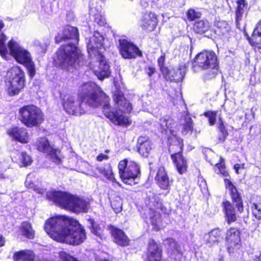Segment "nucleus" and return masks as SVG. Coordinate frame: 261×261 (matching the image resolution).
<instances>
[{
    "label": "nucleus",
    "instance_id": "nucleus-2",
    "mask_svg": "<svg viewBox=\"0 0 261 261\" xmlns=\"http://www.w3.org/2000/svg\"><path fill=\"white\" fill-rule=\"evenodd\" d=\"M44 230L53 239L77 245L86 239L85 230L79 222L64 216L53 217L45 221Z\"/></svg>",
    "mask_w": 261,
    "mask_h": 261
},
{
    "label": "nucleus",
    "instance_id": "nucleus-18",
    "mask_svg": "<svg viewBox=\"0 0 261 261\" xmlns=\"http://www.w3.org/2000/svg\"><path fill=\"white\" fill-rule=\"evenodd\" d=\"M165 244L168 246V253L171 258L176 261H180L182 256V252L179 245L172 238L167 239Z\"/></svg>",
    "mask_w": 261,
    "mask_h": 261
},
{
    "label": "nucleus",
    "instance_id": "nucleus-8",
    "mask_svg": "<svg viewBox=\"0 0 261 261\" xmlns=\"http://www.w3.org/2000/svg\"><path fill=\"white\" fill-rule=\"evenodd\" d=\"M20 120L28 127L37 126L44 120L41 110L34 105L24 106L19 109Z\"/></svg>",
    "mask_w": 261,
    "mask_h": 261
},
{
    "label": "nucleus",
    "instance_id": "nucleus-1",
    "mask_svg": "<svg viewBox=\"0 0 261 261\" xmlns=\"http://www.w3.org/2000/svg\"><path fill=\"white\" fill-rule=\"evenodd\" d=\"M79 97L78 99L69 94L61 95L62 105L68 114L80 116L87 112L90 107L101 106L103 114L114 124L125 126L130 124V121L122 113L130 112L132 105L121 91L116 90L113 94L115 112L111 110L109 97L95 83L84 84L81 87Z\"/></svg>",
    "mask_w": 261,
    "mask_h": 261
},
{
    "label": "nucleus",
    "instance_id": "nucleus-36",
    "mask_svg": "<svg viewBox=\"0 0 261 261\" xmlns=\"http://www.w3.org/2000/svg\"><path fill=\"white\" fill-rule=\"evenodd\" d=\"M111 206L114 211L116 213H118L121 211L122 209V200L119 197H116L111 202Z\"/></svg>",
    "mask_w": 261,
    "mask_h": 261
},
{
    "label": "nucleus",
    "instance_id": "nucleus-30",
    "mask_svg": "<svg viewBox=\"0 0 261 261\" xmlns=\"http://www.w3.org/2000/svg\"><path fill=\"white\" fill-rule=\"evenodd\" d=\"M34 258L33 252L29 250H22L14 254V259L16 261H33Z\"/></svg>",
    "mask_w": 261,
    "mask_h": 261
},
{
    "label": "nucleus",
    "instance_id": "nucleus-23",
    "mask_svg": "<svg viewBox=\"0 0 261 261\" xmlns=\"http://www.w3.org/2000/svg\"><path fill=\"white\" fill-rule=\"evenodd\" d=\"M137 148L139 152L142 156L147 157L151 149V144L148 137L140 136L138 139Z\"/></svg>",
    "mask_w": 261,
    "mask_h": 261
},
{
    "label": "nucleus",
    "instance_id": "nucleus-4",
    "mask_svg": "<svg viewBox=\"0 0 261 261\" xmlns=\"http://www.w3.org/2000/svg\"><path fill=\"white\" fill-rule=\"evenodd\" d=\"M83 60L80 50L75 43L70 42L62 45L56 53L54 62L56 66L62 69L70 70L76 68Z\"/></svg>",
    "mask_w": 261,
    "mask_h": 261
},
{
    "label": "nucleus",
    "instance_id": "nucleus-3",
    "mask_svg": "<svg viewBox=\"0 0 261 261\" xmlns=\"http://www.w3.org/2000/svg\"><path fill=\"white\" fill-rule=\"evenodd\" d=\"M103 41L102 36L99 32H95L87 44L89 55L93 60L90 63V67L101 80L108 77L110 74V66L101 54Z\"/></svg>",
    "mask_w": 261,
    "mask_h": 261
},
{
    "label": "nucleus",
    "instance_id": "nucleus-12",
    "mask_svg": "<svg viewBox=\"0 0 261 261\" xmlns=\"http://www.w3.org/2000/svg\"><path fill=\"white\" fill-rule=\"evenodd\" d=\"M37 149L40 151L47 154L54 162L59 164L62 161L60 151L55 149L51 146L48 140L45 138H41L36 142Z\"/></svg>",
    "mask_w": 261,
    "mask_h": 261
},
{
    "label": "nucleus",
    "instance_id": "nucleus-17",
    "mask_svg": "<svg viewBox=\"0 0 261 261\" xmlns=\"http://www.w3.org/2000/svg\"><path fill=\"white\" fill-rule=\"evenodd\" d=\"M225 184L226 188L229 190L230 192V194L233 202L236 203L238 211L240 213H242L244 210L242 200L237 188L229 179H225Z\"/></svg>",
    "mask_w": 261,
    "mask_h": 261
},
{
    "label": "nucleus",
    "instance_id": "nucleus-27",
    "mask_svg": "<svg viewBox=\"0 0 261 261\" xmlns=\"http://www.w3.org/2000/svg\"><path fill=\"white\" fill-rule=\"evenodd\" d=\"M215 25V32L218 35L227 37L229 35L231 28L227 22L224 20L216 21Z\"/></svg>",
    "mask_w": 261,
    "mask_h": 261
},
{
    "label": "nucleus",
    "instance_id": "nucleus-44",
    "mask_svg": "<svg viewBox=\"0 0 261 261\" xmlns=\"http://www.w3.org/2000/svg\"><path fill=\"white\" fill-rule=\"evenodd\" d=\"M59 257L63 261H77L73 256L69 255L65 251H61L59 253Z\"/></svg>",
    "mask_w": 261,
    "mask_h": 261
},
{
    "label": "nucleus",
    "instance_id": "nucleus-40",
    "mask_svg": "<svg viewBox=\"0 0 261 261\" xmlns=\"http://www.w3.org/2000/svg\"><path fill=\"white\" fill-rule=\"evenodd\" d=\"M90 223L91 224V226H90L91 228V232L95 234L96 236L101 238V233L102 231L99 228V226H97L95 224V223L94 222L93 220H89Z\"/></svg>",
    "mask_w": 261,
    "mask_h": 261
},
{
    "label": "nucleus",
    "instance_id": "nucleus-34",
    "mask_svg": "<svg viewBox=\"0 0 261 261\" xmlns=\"http://www.w3.org/2000/svg\"><path fill=\"white\" fill-rule=\"evenodd\" d=\"M218 123L220 134L218 138V143H223L228 136V132L225 129V127L221 118L219 119Z\"/></svg>",
    "mask_w": 261,
    "mask_h": 261
},
{
    "label": "nucleus",
    "instance_id": "nucleus-32",
    "mask_svg": "<svg viewBox=\"0 0 261 261\" xmlns=\"http://www.w3.org/2000/svg\"><path fill=\"white\" fill-rule=\"evenodd\" d=\"M149 219L150 223L153 226V229L158 230L160 229L161 223V214L156 212L149 210Z\"/></svg>",
    "mask_w": 261,
    "mask_h": 261
},
{
    "label": "nucleus",
    "instance_id": "nucleus-14",
    "mask_svg": "<svg viewBox=\"0 0 261 261\" xmlns=\"http://www.w3.org/2000/svg\"><path fill=\"white\" fill-rule=\"evenodd\" d=\"M119 48L121 55L124 59L135 58L141 54L136 45L124 39L119 40Z\"/></svg>",
    "mask_w": 261,
    "mask_h": 261
},
{
    "label": "nucleus",
    "instance_id": "nucleus-57",
    "mask_svg": "<svg viewBox=\"0 0 261 261\" xmlns=\"http://www.w3.org/2000/svg\"><path fill=\"white\" fill-rule=\"evenodd\" d=\"M34 190L35 191H37V192H38V193H40V190H39V189H37H37L34 188Z\"/></svg>",
    "mask_w": 261,
    "mask_h": 261
},
{
    "label": "nucleus",
    "instance_id": "nucleus-15",
    "mask_svg": "<svg viewBox=\"0 0 261 261\" xmlns=\"http://www.w3.org/2000/svg\"><path fill=\"white\" fill-rule=\"evenodd\" d=\"M158 24L156 16L151 12L145 13L140 20L141 28L147 32H151L154 30Z\"/></svg>",
    "mask_w": 261,
    "mask_h": 261
},
{
    "label": "nucleus",
    "instance_id": "nucleus-13",
    "mask_svg": "<svg viewBox=\"0 0 261 261\" xmlns=\"http://www.w3.org/2000/svg\"><path fill=\"white\" fill-rule=\"evenodd\" d=\"M226 245L229 253H234L241 246L240 231L235 228L228 229L226 234Z\"/></svg>",
    "mask_w": 261,
    "mask_h": 261
},
{
    "label": "nucleus",
    "instance_id": "nucleus-46",
    "mask_svg": "<svg viewBox=\"0 0 261 261\" xmlns=\"http://www.w3.org/2000/svg\"><path fill=\"white\" fill-rule=\"evenodd\" d=\"M165 55H162L158 60V65L160 68V69L161 71L162 72L163 74L164 73H165L167 71L168 68L164 67V63L165 62Z\"/></svg>",
    "mask_w": 261,
    "mask_h": 261
},
{
    "label": "nucleus",
    "instance_id": "nucleus-29",
    "mask_svg": "<svg viewBox=\"0 0 261 261\" xmlns=\"http://www.w3.org/2000/svg\"><path fill=\"white\" fill-rule=\"evenodd\" d=\"M181 133L182 135L192 134L193 130V122L191 118L188 116H184L180 119Z\"/></svg>",
    "mask_w": 261,
    "mask_h": 261
},
{
    "label": "nucleus",
    "instance_id": "nucleus-16",
    "mask_svg": "<svg viewBox=\"0 0 261 261\" xmlns=\"http://www.w3.org/2000/svg\"><path fill=\"white\" fill-rule=\"evenodd\" d=\"M74 39L76 42L79 41V33L77 29L70 25L66 26L61 34H58L55 37L56 43H60L62 41L68 39Z\"/></svg>",
    "mask_w": 261,
    "mask_h": 261
},
{
    "label": "nucleus",
    "instance_id": "nucleus-22",
    "mask_svg": "<svg viewBox=\"0 0 261 261\" xmlns=\"http://www.w3.org/2000/svg\"><path fill=\"white\" fill-rule=\"evenodd\" d=\"M163 74L171 81L179 82L181 81L184 77L185 70L182 66H180L178 68H172L168 69L167 71Z\"/></svg>",
    "mask_w": 261,
    "mask_h": 261
},
{
    "label": "nucleus",
    "instance_id": "nucleus-11",
    "mask_svg": "<svg viewBox=\"0 0 261 261\" xmlns=\"http://www.w3.org/2000/svg\"><path fill=\"white\" fill-rule=\"evenodd\" d=\"M194 63L203 69H215L218 66L217 56L211 51H204L198 54L194 59Z\"/></svg>",
    "mask_w": 261,
    "mask_h": 261
},
{
    "label": "nucleus",
    "instance_id": "nucleus-58",
    "mask_svg": "<svg viewBox=\"0 0 261 261\" xmlns=\"http://www.w3.org/2000/svg\"><path fill=\"white\" fill-rule=\"evenodd\" d=\"M35 261H47L46 260H45V259H41V260H35Z\"/></svg>",
    "mask_w": 261,
    "mask_h": 261
},
{
    "label": "nucleus",
    "instance_id": "nucleus-24",
    "mask_svg": "<svg viewBox=\"0 0 261 261\" xmlns=\"http://www.w3.org/2000/svg\"><path fill=\"white\" fill-rule=\"evenodd\" d=\"M223 212L225 220L228 224H230L237 220V216L235 208L232 204L228 201L222 203Z\"/></svg>",
    "mask_w": 261,
    "mask_h": 261
},
{
    "label": "nucleus",
    "instance_id": "nucleus-33",
    "mask_svg": "<svg viewBox=\"0 0 261 261\" xmlns=\"http://www.w3.org/2000/svg\"><path fill=\"white\" fill-rule=\"evenodd\" d=\"M20 230L23 236L30 239L34 238V231L30 223L23 222L21 225Z\"/></svg>",
    "mask_w": 261,
    "mask_h": 261
},
{
    "label": "nucleus",
    "instance_id": "nucleus-5",
    "mask_svg": "<svg viewBox=\"0 0 261 261\" xmlns=\"http://www.w3.org/2000/svg\"><path fill=\"white\" fill-rule=\"evenodd\" d=\"M46 197L59 206L75 213L86 212L88 209L87 201L66 192H48Z\"/></svg>",
    "mask_w": 261,
    "mask_h": 261
},
{
    "label": "nucleus",
    "instance_id": "nucleus-37",
    "mask_svg": "<svg viewBox=\"0 0 261 261\" xmlns=\"http://www.w3.org/2000/svg\"><path fill=\"white\" fill-rule=\"evenodd\" d=\"M6 40V36L4 34H1L0 35V54L3 56L9 52V46L7 47L5 45Z\"/></svg>",
    "mask_w": 261,
    "mask_h": 261
},
{
    "label": "nucleus",
    "instance_id": "nucleus-43",
    "mask_svg": "<svg viewBox=\"0 0 261 261\" xmlns=\"http://www.w3.org/2000/svg\"><path fill=\"white\" fill-rule=\"evenodd\" d=\"M204 115L208 118V121L211 125L215 124L217 115L216 112L208 111L204 113Z\"/></svg>",
    "mask_w": 261,
    "mask_h": 261
},
{
    "label": "nucleus",
    "instance_id": "nucleus-25",
    "mask_svg": "<svg viewBox=\"0 0 261 261\" xmlns=\"http://www.w3.org/2000/svg\"><path fill=\"white\" fill-rule=\"evenodd\" d=\"M111 233L114 242L119 246H125L129 244V240L121 229L114 227L112 229Z\"/></svg>",
    "mask_w": 261,
    "mask_h": 261
},
{
    "label": "nucleus",
    "instance_id": "nucleus-35",
    "mask_svg": "<svg viewBox=\"0 0 261 261\" xmlns=\"http://www.w3.org/2000/svg\"><path fill=\"white\" fill-rule=\"evenodd\" d=\"M173 120L170 119L169 117H163L160 119V124L161 127V128L163 130H167V129H169L170 132Z\"/></svg>",
    "mask_w": 261,
    "mask_h": 261
},
{
    "label": "nucleus",
    "instance_id": "nucleus-41",
    "mask_svg": "<svg viewBox=\"0 0 261 261\" xmlns=\"http://www.w3.org/2000/svg\"><path fill=\"white\" fill-rule=\"evenodd\" d=\"M20 160L23 166H28L32 163V159L30 155L24 152H22Z\"/></svg>",
    "mask_w": 261,
    "mask_h": 261
},
{
    "label": "nucleus",
    "instance_id": "nucleus-50",
    "mask_svg": "<svg viewBox=\"0 0 261 261\" xmlns=\"http://www.w3.org/2000/svg\"><path fill=\"white\" fill-rule=\"evenodd\" d=\"M155 69L152 67H149L147 69V73L149 76H151L154 73Z\"/></svg>",
    "mask_w": 261,
    "mask_h": 261
},
{
    "label": "nucleus",
    "instance_id": "nucleus-19",
    "mask_svg": "<svg viewBox=\"0 0 261 261\" xmlns=\"http://www.w3.org/2000/svg\"><path fill=\"white\" fill-rule=\"evenodd\" d=\"M222 239L221 230L219 228H215L207 233L204 234L203 237V241L208 247H212L218 245Z\"/></svg>",
    "mask_w": 261,
    "mask_h": 261
},
{
    "label": "nucleus",
    "instance_id": "nucleus-52",
    "mask_svg": "<svg viewBox=\"0 0 261 261\" xmlns=\"http://www.w3.org/2000/svg\"><path fill=\"white\" fill-rule=\"evenodd\" d=\"M95 21L97 22V23L100 25H102L105 23V20H103V19H99V20H97V18H96L95 19Z\"/></svg>",
    "mask_w": 261,
    "mask_h": 261
},
{
    "label": "nucleus",
    "instance_id": "nucleus-21",
    "mask_svg": "<svg viewBox=\"0 0 261 261\" xmlns=\"http://www.w3.org/2000/svg\"><path fill=\"white\" fill-rule=\"evenodd\" d=\"M8 133L13 139L22 143L29 142V135L27 130L24 128L13 127L9 129Z\"/></svg>",
    "mask_w": 261,
    "mask_h": 261
},
{
    "label": "nucleus",
    "instance_id": "nucleus-59",
    "mask_svg": "<svg viewBox=\"0 0 261 261\" xmlns=\"http://www.w3.org/2000/svg\"><path fill=\"white\" fill-rule=\"evenodd\" d=\"M0 193L1 194H4V193H5V192H0Z\"/></svg>",
    "mask_w": 261,
    "mask_h": 261
},
{
    "label": "nucleus",
    "instance_id": "nucleus-39",
    "mask_svg": "<svg viewBox=\"0 0 261 261\" xmlns=\"http://www.w3.org/2000/svg\"><path fill=\"white\" fill-rule=\"evenodd\" d=\"M252 211L254 216L257 219H261V203H253L252 206Z\"/></svg>",
    "mask_w": 261,
    "mask_h": 261
},
{
    "label": "nucleus",
    "instance_id": "nucleus-47",
    "mask_svg": "<svg viewBox=\"0 0 261 261\" xmlns=\"http://www.w3.org/2000/svg\"><path fill=\"white\" fill-rule=\"evenodd\" d=\"M237 11L245 12V9L247 8V4L245 0H239L237 2Z\"/></svg>",
    "mask_w": 261,
    "mask_h": 261
},
{
    "label": "nucleus",
    "instance_id": "nucleus-42",
    "mask_svg": "<svg viewBox=\"0 0 261 261\" xmlns=\"http://www.w3.org/2000/svg\"><path fill=\"white\" fill-rule=\"evenodd\" d=\"M187 15L189 20H193L196 18H200L201 16V13L196 12L194 9H191L187 12Z\"/></svg>",
    "mask_w": 261,
    "mask_h": 261
},
{
    "label": "nucleus",
    "instance_id": "nucleus-7",
    "mask_svg": "<svg viewBox=\"0 0 261 261\" xmlns=\"http://www.w3.org/2000/svg\"><path fill=\"white\" fill-rule=\"evenodd\" d=\"M9 51L18 62L24 65L30 76L33 77L36 71L30 53L12 39L9 42Z\"/></svg>",
    "mask_w": 261,
    "mask_h": 261
},
{
    "label": "nucleus",
    "instance_id": "nucleus-9",
    "mask_svg": "<svg viewBox=\"0 0 261 261\" xmlns=\"http://www.w3.org/2000/svg\"><path fill=\"white\" fill-rule=\"evenodd\" d=\"M170 140L172 142H170L171 144L169 147V151L171 152L175 150L177 151L171 155V159L175 164L178 172L180 174H183L187 171L188 167L187 161L180 153L184 146L183 140L172 135L169 138V141Z\"/></svg>",
    "mask_w": 261,
    "mask_h": 261
},
{
    "label": "nucleus",
    "instance_id": "nucleus-54",
    "mask_svg": "<svg viewBox=\"0 0 261 261\" xmlns=\"http://www.w3.org/2000/svg\"><path fill=\"white\" fill-rule=\"evenodd\" d=\"M106 156L103 154H100L97 157V160L98 161H101Z\"/></svg>",
    "mask_w": 261,
    "mask_h": 261
},
{
    "label": "nucleus",
    "instance_id": "nucleus-49",
    "mask_svg": "<svg viewBox=\"0 0 261 261\" xmlns=\"http://www.w3.org/2000/svg\"><path fill=\"white\" fill-rule=\"evenodd\" d=\"M244 164H236L234 166V169L235 170L237 174H239L240 173H239V170L240 169H243L244 168Z\"/></svg>",
    "mask_w": 261,
    "mask_h": 261
},
{
    "label": "nucleus",
    "instance_id": "nucleus-20",
    "mask_svg": "<svg viewBox=\"0 0 261 261\" xmlns=\"http://www.w3.org/2000/svg\"><path fill=\"white\" fill-rule=\"evenodd\" d=\"M162 249L154 240L149 242L148 248V261H162Z\"/></svg>",
    "mask_w": 261,
    "mask_h": 261
},
{
    "label": "nucleus",
    "instance_id": "nucleus-6",
    "mask_svg": "<svg viewBox=\"0 0 261 261\" xmlns=\"http://www.w3.org/2000/svg\"><path fill=\"white\" fill-rule=\"evenodd\" d=\"M5 82L8 94L10 96L17 95L24 87V73L19 67H13L7 71Z\"/></svg>",
    "mask_w": 261,
    "mask_h": 261
},
{
    "label": "nucleus",
    "instance_id": "nucleus-48",
    "mask_svg": "<svg viewBox=\"0 0 261 261\" xmlns=\"http://www.w3.org/2000/svg\"><path fill=\"white\" fill-rule=\"evenodd\" d=\"M245 12L243 11H239L236 10V21L237 23H238L240 21H241L242 19V17L243 16V15L244 14Z\"/></svg>",
    "mask_w": 261,
    "mask_h": 261
},
{
    "label": "nucleus",
    "instance_id": "nucleus-38",
    "mask_svg": "<svg viewBox=\"0 0 261 261\" xmlns=\"http://www.w3.org/2000/svg\"><path fill=\"white\" fill-rule=\"evenodd\" d=\"M32 44L38 54L44 53L47 46L46 43H41L40 41L37 40H34L32 42Z\"/></svg>",
    "mask_w": 261,
    "mask_h": 261
},
{
    "label": "nucleus",
    "instance_id": "nucleus-10",
    "mask_svg": "<svg viewBox=\"0 0 261 261\" xmlns=\"http://www.w3.org/2000/svg\"><path fill=\"white\" fill-rule=\"evenodd\" d=\"M118 169L120 177L124 184L132 186L137 183L135 180L140 173V169L135 162L123 160L119 162Z\"/></svg>",
    "mask_w": 261,
    "mask_h": 261
},
{
    "label": "nucleus",
    "instance_id": "nucleus-56",
    "mask_svg": "<svg viewBox=\"0 0 261 261\" xmlns=\"http://www.w3.org/2000/svg\"><path fill=\"white\" fill-rule=\"evenodd\" d=\"M141 5L144 8H146L148 6V4L146 3V2H144V3L143 2H141Z\"/></svg>",
    "mask_w": 261,
    "mask_h": 261
},
{
    "label": "nucleus",
    "instance_id": "nucleus-31",
    "mask_svg": "<svg viewBox=\"0 0 261 261\" xmlns=\"http://www.w3.org/2000/svg\"><path fill=\"white\" fill-rule=\"evenodd\" d=\"M211 28L209 22L206 20H201L196 21L193 26L194 31L198 34H203L207 32Z\"/></svg>",
    "mask_w": 261,
    "mask_h": 261
},
{
    "label": "nucleus",
    "instance_id": "nucleus-55",
    "mask_svg": "<svg viewBox=\"0 0 261 261\" xmlns=\"http://www.w3.org/2000/svg\"><path fill=\"white\" fill-rule=\"evenodd\" d=\"M6 178L4 173L0 172V179H3Z\"/></svg>",
    "mask_w": 261,
    "mask_h": 261
},
{
    "label": "nucleus",
    "instance_id": "nucleus-45",
    "mask_svg": "<svg viewBox=\"0 0 261 261\" xmlns=\"http://www.w3.org/2000/svg\"><path fill=\"white\" fill-rule=\"evenodd\" d=\"M216 167L217 168L216 172L217 173H220L224 176H226L228 175V172L225 170V167L224 164L222 163L220 164H217Z\"/></svg>",
    "mask_w": 261,
    "mask_h": 261
},
{
    "label": "nucleus",
    "instance_id": "nucleus-28",
    "mask_svg": "<svg viewBox=\"0 0 261 261\" xmlns=\"http://www.w3.org/2000/svg\"><path fill=\"white\" fill-rule=\"evenodd\" d=\"M248 40L251 45L257 46L261 48V20H259L254 28L251 38Z\"/></svg>",
    "mask_w": 261,
    "mask_h": 261
},
{
    "label": "nucleus",
    "instance_id": "nucleus-51",
    "mask_svg": "<svg viewBox=\"0 0 261 261\" xmlns=\"http://www.w3.org/2000/svg\"><path fill=\"white\" fill-rule=\"evenodd\" d=\"M105 175L109 179L112 180L114 178L113 174L111 171H107L105 172Z\"/></svg>",
    "mask_w": 261,
    "mask_h": 261
},
{
    "label": "nucleus",
    "instance_id": "nucleus-53",
    "mask_svg": "<svg viewBox=\"0 0 261 261\" xmlns=\"http://www.w3.org/2000/svg\"><path fill=\"white\" fill-rule=\"evenodd\" d=\"M5 240L3 236H0V247L3 246L5 244Z\"/></svg>",
    "mask_w": 261,
    "mask_h": 261
},
{
    "label": "nucleus",
    "instance_id": "nucleus-26",
    "mask_svg": "<svg viewBox=\"0 0 261 261\" xmlns=\"http://www.w3.org/2000/svg\"><path fill=\"white\" fill-rule=\"evenodd\" d=\"M155 179L162 189L167 190L169 187V178L164 167H161L159 168Z\"/></svg>",
    "mask_w": 261,
    "mask_h": 261
}]
</instances>
